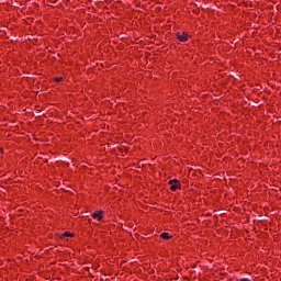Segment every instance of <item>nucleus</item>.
I'll return each instance as SVG.
<instances>
[{"label": "nucleus", "instance_id": "nucleus-7", "mask_svg": "<svg viewBox=\"0 0 281 281\" xmlns=\"http://www.w3.org/2000/svg\"><path fill=\"white\" fill-rule=\"evenodd\" d=\"M240 281H251V280H249L247 278H243V279H240Z\"/></svg>", "mask_w": 281, "mask_h": 281}, {"label": "nucleus", "instance_id": "nucleus-2", "mask_svg": "<svg viewBox=\"0 0 281 281\" xmlns=\"http://www.w3.org/2000/svg\"><path fill=\"white\" fill-rule=\"evenodd\" d=\"M103 214L104 212L102 211H97L92 214V217L95 220V221H102V217H103Z\"/></svg>", "mask_w": 281, "mask_h": 281}, {"label": "nucleus", "instance_id": "nucleus-3", "mask_svg": "<svg viewBox=\"0 0 281 281\" xmlns=\"http://www.w3.org/2000/svg\"><path fill=\"white\" fill-rule=\"evenodd\" d=\"M177 36L181 43H186V41H188V34L186 33H182V34L178 33Z\"/></svg>", "mask_w": 281, "mask_h": 281}, {"label": "nucleus", "instance_id": "nucleus-6", "mask_svg": "<svg viewBox=\"0 0 281 281\" xmlns=\"http://www.w3.org/2000/svg\"><path fill=\"white\" fill-rule=\"evenodd\" d=\"M64 236H65L66 238H69V236H71V233L65 232V233H64Z\"/></svg>", "mask_w": 281, "mask_h": 281}, {"label": "nucleus", "instance_id": "nucleus-4", "mask_svg": "<svg viewBox=\"0 0 281 281\" xmlns=\"http://www.w3.org/2000/svg\"><path fill=\"white\" fill-rule=\"evenodd\" d=\"M160 238H162L164 240H170V238H172V236H170V234H168V233H161Z\"/></svg>", "mask_w": 281, "mask_h": 281}, {"label": "nucleus", "instance_id": "nucleus-5", "mask_svg": "<svg viewBox=\"0 0 281 281\" xmlns=\"http://www.w3.org/2000/svg\"><path fill=\"white\" fill-rule=\"evenodd\" d=\"M55 82H63V77H56Z\"/></svg>", "mask_w": 281, "mask_h": 281}, {"label": "nucleus", "instance_id": "nucleus-1", "mask_svg": "<svg viewBox=\"0 0 281 281\" xmlns=\"http://www.w3.org/2000/svg\"><path fill=\"white\" fill-rule=\"evenodd\" d=\"M169 186H171L170 190L172 192H177V190H181V182H179V180H177V179L170 180Z\"/></svg>", "mask_w": 281, "mask_h": 281}]
</instances>
